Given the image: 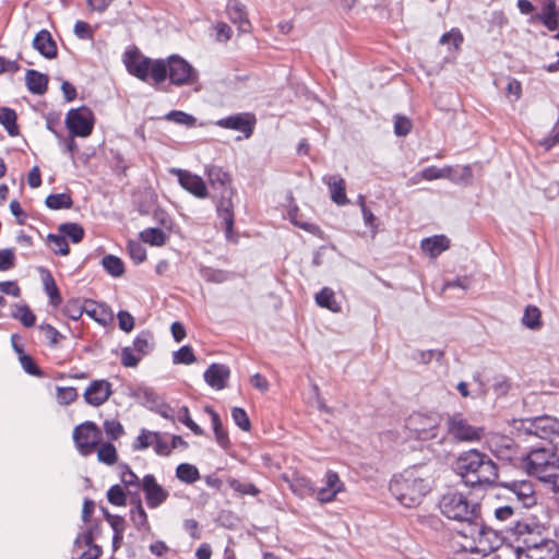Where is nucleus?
Here are the masks:
<instances>
[{
	"instance_id": "f257e3e1",
	"label": "nucleus",
	"mask_w": 559,
	"mask_h": 559,
	"mask_svg": "<svg viewBox=\"0 0 559 559\" xmlns=\"http://www.w3.org/2000/svg\"><path fill=\"white\" fill-rule=\"evenodd\" d=\"M456 471L464 483L472 487L492 485L499 477L497 464L478 450L463 452L456 461Z\"/></svg>"
},
{
	"instance_id": "f03ea898",
	"label": "nucleus",
	"mask_w": 559,
	"mask_h": 559,
	"mask_svg": "<svg viewBox=\"0 0 559 559\" xmlns=\"http://www.w3.org/2000/svg\"><path fill=\"white\" fill-rule=\"evenodd\" d=\"M389 488L396 500L406 508L419 506L431 489L428 477H424L417 468H408L394 476Z\"/></svg>"
},
{
	"instance_id": "7ed1b4c3",
	"label": "nucleus",
	"mask_w": 559,
	"mask_h": 559,
	"mask_svg": "<svg viewBox=\"0 0 559 559\" xmlns=\"http://www.w3.org/2000/svg\"><path fill=\"white\" fill-rule=\"evenodd\" d=\"M558 445L549 442L547 445L532 448L522 459L521 467L530 476L542 481H552L559 474Z\"/></svg>"
},
{
	"instance_id": "20e7f679",
	"label": "nucleus",
	"mask_w": 559,
	"mask_h": 559,
	"mask_svg": "<svg viewBox=\"0 0 559 559\" xmlns=\"http://www.w3.org/2000/svg\"><path fill=\"white\" fill-rule=\"evenodd\" d=\"M460 545L464 551L488 556L501 545L499 534L477 520L469 522L462 531Z\"/></svg>"
},
{
	"instance_id": "39448f33",
	"label": "nucleus",
	"mask_w": 559,
	"mask_h": 559,
	"mask_svg": "<svg viewBox=\"0 0 559 559\" xmlns=\"http://www.w3.org/2000/svg\"><path fill=\"white\" fill-rule=\"evenodd\" d=\"M123 61L128 72L142 81L151 79L153 84L158 85L166 80L163 59L152 60L138 50H129L124 53Z\"/></svg>"
},
{
	"instance_id": "423d86ee",
	"label": "nucleus",
	"mask_w": 559,
	"mask_h": 559,
	"mask_svg": "<svg viewBox=\"0 0 559 559\" xmlns=\"http://www.w3.org/2000/svg\"><path fill=\"white\" fill-rule=\"evenodd\" d=\"M442 514L448 519L466 522L467 524L479 519V506L471 502L461 492L445 493L439 503Z\"/></svg>"
},
{
	"instance_id": "0eeeda50",
	"label": "nucleus",
	"mask_w": 559,
	"mask_h": 559,
	"mask_svg": "<svg viewBox=\"0 0 559 559\" xmlns=\"http://www.w3.org/2000/svg\"><path fill=\"white\" fill-rule=\"evenodd\" d=\"M511 537L516 557L538 549L545 543H555L543 536L539 525L527 522H518L511 530Z\"/></svg>"
},
{
	"instance_id": "6e6552de",
	"label": "nucleus",
	"mask_w": 559,
	"mask_h": 559,
	"mask_svg": "<svg viewBox=\"0 0 559 559\" xmlns=\"http://www.w3.org/2000/svg\"><path fill=\"white\" fill-rule=\"evenodd\" d=\"M164 67L166 68V79L169 78L174 85H193L199 80L198 71L179 56L174 55L164 60Z\"/></svg>"
},
{
	"instance_id": "1a4fd4ad",
	"label": "nucleus",
	"mask_w": 559,
	"mask_h": 559,
	"mask_svg": "<svg viewBox=\"0 0 559 559\" xmlns=\"http://www.w3.org/2000/svg\"><path fill=\"white\" fill-rule=\"evenodd\" d=\"M520 430L527 436H535L554 443L559 439V419L551 416H540L522 420Z\"/></svg>"
},
{
	"instance_id": "9d476101",
	"label": "nucleus",
	"mask_w": 559,
	"mask_h": 559,
	"mask_svg": "<svg viewBox=\"0 0 559 559\" xmlns=\"http://www.w3.org/2000/svg\"><path fill=\"white\" fill-rule=\"evenodd\" d=\"M440 423L439 415L415 413L407 418L406 427L416 439L427 441L438 437Z\"/></svg>"
},
{
	"instance_id": "9b49d317",
	"label": "nucleus",
	"mask_w": 559,
	"mask_h": 559,
	"mask_svg": "<svg viewBox=\"0 0 559 559\" xmlns=\"http://www.w3.org/2000/svg\"><path fill=\"white\" fill-rule=\"evenodd\" d=\"M103 439L102 430L93 421H84L73 430V441L78 451L87 456L100 444Z\"/></svg>"
},
{
	"instance_id": "f8f14e48",
	"label": "nucleus",
	"mask_w": 559,
	"mask_h": 559,
	"mask_svg": "<svg viewBox=\"0 0 559 559\" xmlns=\"http://www.w3.org/2000/svg\"><path fill=\"white\" fill-rule=\"evenodd\" d=\"M447 431L460 442L479 441L484 436V428L472 426L461 413H455L447 419Z\"/></svg>"
},
{
	"instance_id": "ddd939ff",
	"label": "nucleus",
	"mask_w": 559,
	"mask_h": 559,
	"mask_svg": "<svg viewBox=\"0 0 559 559\" xmlns=\"http://www.w3.org/2000/svg\"><path fill=\"white\" fill-rule=\"evenodd\" d=\"M66 126L72 136H88L94 128V114L85 107L70 109L66 116Z\"/></svg>"
},
{
	"instance_id": "4468645a",
	"label": "nucleus",
	"mask_w": 559,
	"mask_h": 559,
	"mask_svg": "<svg viewBox=\"0 0 559 559\" xmlns=\"http://www.w3.org/2000/svg\"><path fill=\"white\" fill-rule=\"evenodd\" d=\"M516 501L526 509L534 507L537 503V496L534 485L530 480H512L502 484Z\"/></svg>"
},
{
	"instance_id": "2eb2a0df",
	"label": "nucleus",
	"mask_w": 559,
	"mask_h": 559,
	"mask_svg": "<svg viewBox=\"0 0 559 559\" xmlns=\"http://www.w3.org/2000/svg\"><path fill=\"white\" fill-rule=\"evenodd\" d=\"M257 119L251 112H241L233 116L222 118L215 122L216 126L239 131L243 133L245 138H250L253 133Z\"/></svg>"
},
{
	"instance_id": "dca6fc26",
	"label": "nucleus",
	"mask_w": 559,
	"mask_h": 559,
	"mask_svg": "<svg viewBox=\"0 0 559 559\" xmlns=\"http://www.w3.org/2000/svg\"><path fill=\"white\" fill-rule=\"evenodd\" d=\"M141 488L150 509L158 508L169 497V492L157 483L155 476L152 474H147L142 478Z\"/></svg>"
},
{
	"instance_id": "f3484780",
	"label": "nucleus",
	"mask_w": 559,
	"mask_h": 559,
	"mask_svg": "<svg viewBox=\"0 0 559 559\" xmlns=\"http://www.w3.org/2000/svg\"><path fill=\"white\" fill-rule=\"evenodd\" d=\"M170 174L178 177L180 186L195 198L205 199L209 194L204 180L188 170L171 168Z\"/></svg>"
},
{
	"instance_id": "a211bd4d",
	"label": "nucleus",
	"mask_w": 559,
	"mask_h": 559,
	"mask_svg": "<svg viewBox=\"0 0 559 559\" xmlns=\"http://www.w3.org/2000/svg\"><path fill=\"white\" fill-rule=\"evenodd\" d=\"M112 394L111 383L105 379L93 380L83 394L85 402L92 406H100Z\"/></svg>"
},
{
	"instance_id": "6ab92c4d",
	"label": "nucleus",
	"mask_w": 559,
	"mask_h": 559,
	"mask_svg": "<svg viewBox=\"0 0 559 559\" xmlns=\"http://www.w3.org/2000/svg\"><path fill=\"white\" fill-rule=\"evenodd\" d=\"M231 194L233 191L230 189H225L216 206L217 216L222 219L225 236L227 239L233 238V228L235 221Z\"/></svg>"
},
{
	"instance_id": "aec40b11",
	"label": "nucleus",
	"mask_w": 559,
	"mask_h": 559,
	"mask_svg": "<svg viewBox=\"0 0 559 559\" xmlns=\"http://www.w3.org/2000/svg\"><path fill=\"white\" fill-rule=\"evenodd\" d=\"M281 479L285 481L289 489L299 498L310 497L316 492L312 481L297 472L292 475L282 474Z\"/></svg>"
},
{
	"instance_id": "412c9836",
	"label": "nucleus",
	"mask_w": 559,
	"mask_h": 559,
	"mask_svg": "<svg viewBox=\"0 0 559 559\" xmlns=\"http://www.w3.org/2000/svg\"><path fill=\"white\" fill-rule=\"evenodd\" d=\"M230 370L226 365L212 364L204 372L205 382L215 390H223L229 379Z\"/></svg>"
},
{
	"instance_id": "4be33fe9",
	"label": "nucleus",
	"mask_w": 559,
	"mask_h": 559,
	"mask_svg": "<svg viewBox=\"0 0 559 559\" xmlns=\"http://www.w3.org/2000/svg\"><path fill=\"white\" fill-rule=\"evenodd\" d=\"M323 182L329 187L331 200L337 205H346L348 199L346 197V182L338 175H326Z\"/></svg>"
},
{
	"instance_id": "5701e85b",
	"label": "nucleus",
	"mask_w": 559,
	"mask_h": 559,
	"mask_svg": "<svg viewBox=\"0 0 559 559\" xmlns=\"http://www.w3.org/2000/svg\"><path fill=\"white\" fill-rule=\"evenodd\" d=\"M226 10L230 21L235 24H238L240 32H250L251 23L248 20L245 4H242L239 0H228Z\"/></svg>"
},
{
	"instance_id": "b1692460",
	"label": "nucleus",
	"mask_w": 559,
	"mask_h": 559,
	"mask_svg": "<svg viewBox=\"0 0 559 559\" xmlns=\"http://www.w3.org/2000/svg\"><path fill=\"white\" fill-rule=\"evenodd\" d=\"M33 47L47 59H53L57 57L58 48L56 41L52 39L51 34L46 29H41L36 34L33 39Z\"/></svg>"
},
{
	"instance_id": "393cba45",
	"label": "nucleus",
	"mask_w": 559,
	"mask_h": 559,
	"mask_svg": "<svg viewBox=\"0 0 559 559\" xmlns=\"http://www.w3.org/2000/svg\"><path fill=\"white\" fill-rule=\"evenodd\" d=\"M93 532L91 530L84 532L79 535L74 542V547L82 548L87 547L85 551L82 552L80 559H98L102 555V548L98 545L93 543Z\"/></svg>"
},
{
	"instance_id": "a878e982",
	"label": "nucleus",
	"mask_w": 559,
	"mask_h": 559,
	"mask_svg": "<svg viewBox=\"0 0 559 559\" xmlns=\"http://www.w3.org/2000/svg\"><path fill=\"white\" fill-rule=\"evenodd\" d=\"M205 412L210 415L215 440L221 448L228 450L231 445L228 431L223 426L219 415L210 406L205 407Z\"/></svg>"
},
{
	"instance_id": "bb28decb",
	"label": "nucleus",
	"mask_w": 559,
	"mask_h": 559,
	"mask_svg": "<svg viewBox=\"0 0 559 559\" xmlns=\"http://www.w3.org/2000/svg\"><path fill=\"white\" fill-rule=\"evenodd\" d=\"M420 247L429 257L436 258L449 249L450 240L444 235H436L421 240Z\"/></svg>"
},
{
	"instance_id": "cd10ccee",
	"label": "nucleus",
	"mask_w": 559,
	"mask_h": 559,
	"mask_svg": "<svg viewBox=\"0 0 559 559\" xmlns=\"http://www.w3.org/2000/svg\"><path fill=\"white\" fill-rule=\"evenodd\" d=\"M548 29L555 31L558 28L559 9L557 10L554 0L546 1L540 12L536 16Z\"/></svg>"
},
{
	"instance_id": "c85d7f7f",
	"label": "nucleus",
	"mask_w": 559,
	"mask_h": 559,
	"mask_svg": "<svg viewBox=\"0 0 559 559\" xmlns=\"http://www.w3.org/2000/svg\"><path fill=\"white\" fill-rule=\"evenodd\" d=\"M25 82L31 93L43 95L47 91L48 76L36 70H27L25 73Z\"/></svg>"
},
{
	"instance_id": "c756f323",
	"label": "nucleus",
	"mask_w": 559,
	"mask_h": 559,
	"mask_svg": "<svg viewBox=\"0 0 559 559\" xmlns=\"http://www.w3.org/2000/svg\"><path fill=\"white\" fill-rule=\"evenodd\" d=\"M518 559H559V546L557 542L545 543L538 549L520 555Z\"/></svg>"
},
{
	"instance_id": "7c9ffc66",
	"label": "nucleus",
	"mask_w": 559,
	"mask_h": 559,
	"mask_svg": "<svg viewBox=\"0 0 559 559\" xmlns=\"http://www.w3.org/2000/svg\"><path fill=\"white\" fill-rule=\"evenodd\" d=\"M133 508L130 510V520L134 527L140 532H148L151 525L147 520V514L142 506V501L138 498L134 502Z\"/></svg>"
},
{
	"instance_id": "2f4dec72",
	"label": "nucleus",
	"mask_w": 559,
	"mask_h": 559,
	"mask_svg": "<svg viewBox=\"0 0 559 559\" xmlns=\"http://www.w3.org/2000/svg\"><path fill=\"white\" fill-rule=\"evenodd\" d=\"M41 280L44 284V289L50 299V304L55 307L59 306L62 301L58 286L48 270H41Z\"/></svg>"
},
{
	"instance_id": "473e14b6",
	"label": "nucleus",
	"mask_w": 559,
	"mask_h": 559,
	"mask_svg": "<svg viewBox=\"0 0 559 559\" xmlns=\"http://www.w3.org/2000/svg\"><path fill=\"white\" fill-rule=\"evenodd\" d=\"M205 175L209 178L210 183L212 187H221L227 189V186L230 183V177L229 175L223 170L222 167L216 165H211L205 168Z\"/></svg>"
},
{
	"instance_id": "72a5a7b5",
	"label": "nucleus",
	"mask_w": 559,
	"mask_h": 559,
	"mask_svg": "<svg viewBox=\"0 0 559 559\" xmlns=\"http://www.w3.org/2000/svg\"><path fill=\"white\" fill-rule=\"evenodd\" d=\"M316 301L317 304L322 307L331 310L332 312H338L341 311V307L338 302L335 299L334 292L329 288L324 287L322 288L317 295H316Z\"/></svg>"
},
{
	"instance_id": "f704fd0d",
	"label": "nucleus",
	"mask_w": 559,
	"mask_h": 559,
	"mask_svg": "<svg viewBox=\"0 0 559 559\" xmlns=\"http://www.w3.org/2000/svg\"><path fill=\"white\" fill-rule=\"evenodd\" d=\"M58 233L63 235V238H69L73 243H79L84 237V228L78 223H63L58 226Z\"/></svg>"
},
{
	"instance_id": "c9c22d12",
	"label": "nucleus",
	"mask_w": 559,
	"mask_h": 559,
	"mask_svg": "<svg viewBox=\"0 0 559 559\" xmlns=\"http://www.w3.org/2000/svg\"><path fill=\"white\" fill-rule=\"evenodd\" d=\"M0 123L5 128L10 135L15 136L19 134L16 114L13 109L8 107L0 108Z\"/></svg>"
},
{
	"instance_id": "e433bc0d",
	"label": "nucleus",
	"mask_w": 559,
	"mask_h": 559,
	"mask_svg": "<svg viewBox=\"0 0 559 559\" xmlns=\"http://www.w3.org/2000/svg\"><path fill=\"white\" fill-rule=\"evenodd\" d=\"M45 204L50 210L57 211L62 209H71L73 205V200L68 193H56L49 194L45 200Z\"/></svg>"
},
{
	"instance_id": "4c0bfd02",
	"label": "nucleus",
	"mask_w": 559,
	"mask_h": 559,
	"mask_svg": "<svg viewBox=\"0 0 559 559\" xmlns=\"http://www.w3.org/2000/svg\"><path fill=\"white\" fill-rule=\"evenodd\" d=\"M102 265L114 277H119L124 273L122 260L114 254H107L102 259Z\"/></svg>"
},
{
	"instance_id": "58836bf2",
	"label": "nucleus",
	"mask_w": 559,
	"mask_h": 559,
	"mask_svg": "<svg viewBox=\"0 0 559 559\" xmlns=\"http://www.w3.org/2000/svg\"><path fill=\"white\" fill-rule=\"evenodd\" d=\"M12 317L26 328L33 326L36 322V316L27 305H15Z\"/></svg>"
},
{
	"instance_id": "ea45409f",
	"label": "nucleus",
	"mask_w": 559,
	"mask_h": 559,
	"mask_svg": "<svg viewBox=\"0 0 559 559\" xmlns=\"http://www.w3.org/2000/svg\"><path fill=\"white\" fill-rule=\"evenodd\" d=\"M97 459L106 465H114L118 460L116 447L110 442L100 443L97 450Z\"/></svg>"
},
{
	"instance_id": "a19ab883",
	"label": "nucleus",
	"mask_w": 559,
	"mask_h": 559,
	"mask_svg": "<svg viewBox=\"0 0 559 559\" xmlns=\"http://www.w3.org/2000/svg\"><path fill=\"white\" fill-rule=\"evenodd\" d=\"M176 476L187 484H192L200 478L198 468L188 463H181L177 466Z\"/></svg>"
},
{
	"instance_id": "79ce46f5",
	"label": "nucleus",
	"mask_w": 559,
	"mask_h": 559,
	"mask_svg": "<svg viewBox=\"0 0 559 559\" xmlns=\"http://www.w3.org/2000/svg\"><path fill=\"white\" fill-rule=\"evenodd\" d=\"M140 237L142 241L152 246H163L167 239L166 234L159 228H146L141 231Z\"/></svg>"
},
{
	"instance_id": "37998d69",
	"label": "nucleus",
	"mask_w": 559,
	"mask_h": 559,
	"mask_svg": "<svg viewBox=\"0 0 559 559\" xmlns=\"http://www.w3.org/2000/svg\"><path fill=\"white\" fill-rule=\"evenodd\" d=\"M152 334L148 331H142L133 341V349L140 355L148 354L153 347Z\"/></svg>"
},
{
	"instance_id": "c03bdc74",
	"label": "nucleus",
	"mask_w": 559,
	"mask_h": 559,
	"mask_svg": "<svg viewBox=\"0 0 559 559\" xmlns=\"http://www.w3.org/2000/svg\"><path fill=\"white\" fill-rule=\"evenodd\" d=\"M451 173H452V167H450V166H447L443 168H438L436 166H429V167H426L425 169H423L420 171V174L418 175V177L424 180L430 181V180H436V179H441V178H450Z\"/></svg>"
},
{
	"instance_id": "a18cd8bd",
	"label": "nucleus",
	"mask_w": 559,
	"mask_h": 559,
	"mask_svg": "<svg viewBox=\"0 0 559 559\" xmlns=\"http://www.w3.org/2000/svg\"><path fill=\"white\" fill-rule=\"evenodd\" d=\"M200 273L204 281L215 284L224 283L231 277L229 272L212 267H203Z\"/></svg>"
},
{
	"instance_id": "49530a36",
	"label": "nucleus",
	"mask_w": 559,
	"mask_h": 559,
	"mask_svg": "<svg viewBox=\"0 0 559 559\" xmlns=\"http://www.w3.org/2000/svg\"><path fill=\"white\" fill-rule=\"evenodd\" d=\"M47 241L51 248V250L59 255H68L70 252L69 245L67 240L63 238V235L58 234H49L47 236Z\"/></svg>"
},
{
	"instance_id": "de8ad7c7",
	"label": "nucleus",
	"mask_w": 559,
	"mask_h": 559,
	"mask_svg": "<svg viewBox=\"0 0 559 559\" xmlns=\"http://www.w3.org/2000/svg\"><path fill=\"white\" fill-rule=\"evenodd\" d=\"M197 360L193 349L189 345L180 347L173 353V362L176 365H191Z\"/></svg>"
},
{
	"instance_id": "09e8293b",
	"label": "nucleus",
	"mask_w": 559,
	"mask_h": 559,
	"mask_svg": "<svg viewBox=\"0 0 559 559\" xmlns=\"http://www.w3.org/2000/svg\"><path fill=\"white\" fill-rule=\"evenodd\" d=\"M522 322L530 329H537L540 326V311L535 306H527L522 318Z\"/></svg>"
},
{
	"instance_id": "8fccbe9b",
	"label": "nucleus",
	"mask_w": 559,
	"mask_h": 559,
	"mask_svg": "<svg viewBox=\"0 0 559 559\" xmlns=\"http://www.w3.org/2000/svg\"><path fill=\"white\" fill-rule=\"evenodd\" d=\"M227 483L234 491L241 495L258 496L260 493V490L251 483H242L236 478H229Z\"/></svg>"
},
{
	"instance_id": "3c124183",
	"label": "nucleus",
	"mask_w": 559,
	"mask_h": 559,
	"mask_svg": "<svg viewBox=\"0 0 559 559\" xmlns=\"http://www.w3.org/2000/svg\"><path fill=\"white\" fill-rule=\"evenodd\" d=\"M56 397L60 405H69L78 399V391L73 386H57Z\"/></svg>"
},
{
	"instance_id": "603ef678",
	"label": "nucleus",
	"mask_w": 559,
	"mask_h": 559,
	"mask_svg": "<svg viewBox=\"0 0 559 559\" xmlns=\"http://www.w3.org/2000/svg\"><path fill=\"white\" fill-rule=\"evenodd\" d=\"M231 417L234 423L243 431H249L251 429V421L249 419L248 414L241 407H233L231 408Z\"/></svg>"
},
{
	"instance_id": "864d4df0",
	"label": "nucleus",
	"mask_w": 559,
	"mask_h": 559,
	"mask_svg": "<svg viewBox=\"0 0 559 559\" xmlns=\"http://www.w3.org/2000/svg\"><path fill=\"white\" fill-rule=\"evenodd\" d=\"M326 489H331L333 492L340 493L345 490V485L341 480L338 474L334 471L329 469L325 473V486Z\"/></svg>"
},
{
	"instance_id": "5fc2aeb1",
	"label": "nucleus",
	"mask_w": 559,
	"mask_h": 559,
	"mask_svg": "<svg viewBox=\"0 0 559 559\" xmlns=\"http://www.w3.org/2000/svg\"><path fill=\"white\" fill-rule=\"evenodd\" d=\"M166 118L170 121H174L176 123L183 124L187 127H193L197 122V119L193 116H191L185 111H180V110H173V111L168 112Z\"/></svg>"
},
{
	"instance_id": "6e6d98bb",
	"label": "nucleus",
	"mask_w": 559,
	"mask_h": 559,
	"mask_svg": "<svg viewBox=\"0 0 559 559\" xmlns=\"http://www.w3.org/2000/svg\"><path fill=\"white\" fill-rule=\"evenodd\" d=\"M107 498L111 504L117 507H122L127 502L124 491L122 487L119 485H114L109 488L107 492Z\"/></svg>"
},
{
	"instance_id": "4d7b16f0",
	"label": "nucleus",
	"mask_w": 559,
	"mask_h": 559,
	"mask_svg": "<svg viewBox=\"0 0 559 559\" xmlns=\"http://www.w3.org/2000/svg\"><path fill=\"white\" fill-rule=\"evenodd\" d=\"M104 430L107 437L111 440H117L124 433L122 425L116 419L105 420Z\"/></svg>"
},
{
	"instance_id": "13d9d810",
	"label": "nucleus",
	"mask_w": 559,
	"mask_h": 559,
	"mask_svg": "<svg viewBox=\"0 0 559 559\" xmlns=\"http://www.w3.org/2000/svg\"><path fill=\"white\" fill-rule=\"evenodd\" d=\"M128 251L135 264L142 263L146 259V250L140 242L130 241L128 243Z\"/></svg>"
},
{
	"instance_id": "bf43d9fd",
	"label": "nucleus",
	"mask_w": 559,
	"mask_h": 559,
	"mask_svg": "<svg viewBox=\"0 0 559 559\" xmlns=\"http://www.w3.org/2000/svg\"><path fill=\"white\" fill-rule=\"evenodd\" d=\"M157 438V432H152L143 429L133 445L135 450H144L154 443V439Z\"/></svg>"
},
{
	"instance_id": "052dcab7",
	"label": "nucleus",
	"mask_w": 559,
	"mask_h": 559,
	"mask_svg": "<svg viewBox=\"0 0 559 559\" xmlns=\"http://www.w3.org/2000/svg\"><path fill=\"white\" fill-rule=\"evenodd\" d=\"M463 35L457 28H452L450 32L444 33L440 38V44H452L454 49H459L463 43Z\"/></svg>"
},
{
	"instance_id": "680f3d73",
	"label": "nucleus",
	"mask_w": 559,
	"mask_h": 559,
	"mask_svg": "<svg viewBox=\"0 0 559 559\" xmlns=\"http://www.w3.org/2000/svg\"><path fill=\"white\" fill-rule=\"evenodd\" d=\"M40 332L44 334L50 346H56L63 336L50 324H40Z\"/></svg>"
},
{
	"instance_id": "e2e57ef3",
	"label": "nucleus",
	"mask_w": 559,
	"mask_h": 559,
	"mask_svg": "<svg viewBox=\"0 0 559 559\" xmlns=\"http://www.w3.org/2000/svg\"><path fill=\"white\" fill-rule=\"evenodd\" d=\"M19 360H20V364H21L23 370L26 373L35 376V377H41L43 376L41 370L35 364V361L33 360V358L29 355H21L19 357Z\"/></svg>"
},
{
	"instance_id": "0e129e2a",
	"label": "nucleus",
	"mask_w": 559,
	"mask_h": 559,
	"mask_svg": "<svg viewBox=\"0 0 559 559\" xmlns=\"http://www.w3.org/2000/svg\"><path fill=\"white\" fill-rule=\"evenodd\" d=\"M121 481L127 486H134L135 488H141L140 478L135 475V473L128 466H121Z\"/></svg>"
},
{
	"instance_id": "69168bd1",
	"label": "nucleus",
	"mask_w": 559,
	"mask_h": 559,
	"mask_svg": "<svg viewBox=\"0 0 559 559\" xmlns=\"http://www.w3.org/2000/svg\"><path fill=\"white\" fill-rule=\"evenodd\" d=\"M134 349L132 347H124L121 352V364L124 367L134 368L140 362L142 356L135 355Z\"/></svg>"
},
{
	"instance_id": "338daca9",
	"label": "nucleus",
	"mask_w": 559,
	"mask_h": 559,
	"mask_svg": "<svg viewBox=\"0 0 559 559\" xmlns=\"http://www.w3.org/2000/svg\"><path fill=\"white\" fill-rule=\"evenodd\" d=\"M15 265V253L13 249L0 250V271H8Z\"/></svg>"
},
{
	"instance_id": "774afa93",
	"label": "nucleus",
	"mask_w": 559,
	"mask_h": 559,
	"mask_svg": "<svg viewBox=\"0 0 559 559\" xmlns=\"http://www.w3.org/2000/svg\"><path fill=\"white\" fill-rule=\"evenodd\" d=\"M119 329L129 333L134 328V318L126 310H120L117 314Z\"/></svg>"
}]
</instances>
